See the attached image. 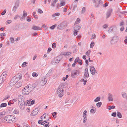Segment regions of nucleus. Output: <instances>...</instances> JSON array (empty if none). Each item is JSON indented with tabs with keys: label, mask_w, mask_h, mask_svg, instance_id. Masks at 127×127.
I'll list each match as a JSON object with an SVG mask.
<instances>
[{
	"label": "nucleus",
	"mask_w": 127,
	"mask_h": 127,
	"mask_svg": "<svg viewBox=\"0 0 127 127\" xmlns=\"http://www.w3.org/2000/svg\"><path fill=\"white\" fill-rule=\"evenodd\" d=\"M115 106H108V108L109 110H111L112 109L115 108Z\"/></svg>",
	"instance_id": "obj_38"
},
{
	"label": "nucleus",
	"mask_w": 127,
	"mask_h": 127,
	"mask_svg": "<svg viewBox=\"0 0 127 127\" xmlns=\"http://www.w3.org/2000/svg\"><path fill=\"white\" fill-rule=\"evenodd\" d=\"M41 119L43 121L46 122L49 120L50 118L48 115L44 114L41 116Z\"/></svg>",
	"instance_id": "obj_6"
},
{
	"label": "nucleus",
	"mask_w": 127,
	"mask_h": 127,
	"mask_svg": "<svg viewBox=\"0 0 127 127\" xmlns=\"http://www.w3.org/2000/svg\"><path fill=\"white\" fill-rule=\"evenodd\" d=\"M32 29L34 30H41L40 27L38 26H33Z\"/></svg>",
	"instance_id": "obj_20"
},
{
	"label": "nucleus",
	"mask_w": 127,
	"mask_h": 127,
	"mask_svg": "<svg viewBox=\"0 0 127 127\" xmlns=\"http://www.w3.org/2000/svg\"><path fill=\"white\" fill-rule=\"evenodd\" d=\"M59 57H57L55 58L54 59L51 61V64L52 65H54L59 63L60 61Z\"/></svg>",
	"instance_id": "obj_8"
},
{
	"label": "nucleus",
	"mask_w": 127,
	"mask_h": 127,
	"mask_svg": "<svg viewBox=\"0 0 127 127\" xmlns=\"http://www.w3.org/2000/svg\"><path fill=\"white\" fill-rule=\"evenodd\" d=\"M44 122L43 121L41 120H39L38 121V123L39 124L43 125H45V122L44 123Z\"/></svg>",
	"instance_id": "obj_31"
},
{
	"label": "nucleus",
	"mask_w": 127,
	"mask_h": 127,
	"mask_svg": "<svg viewBox=\"0 0 127 127\" xmlns=\"http://www.w3.org/2000/svg\"><path fill=\"white\" fill-rule=\"evenodd\" d=\"M7 73V72L6 71H5L0 76H2V77H4L5 79V77L6 76Z\"/></svg>",
	"instance_id": "obj_25"
},
{
	"label": "nucleus",
	"mask_w": 127,
	"mask_h": 127,
	"mask_svg": "<svg viewBox=\"0 0 127 127\" xmlns=\"http://www.w3.org/2000/svg\"><path fill=\"white\" fill-rule=\"evenodd\" d=\"M22 84V83L21 82H17L16 84V88H18L21 86Z\"/></svg>",
	"instance_id": "obj_24"
},
{
	"label": "nucleus",
	"mask_w": 127,
	"mask_h": 127,
	"mask_svg": "<svg viewBox=\"0 0 127 127\" xmlns=\"http://www.w3.org/2000/svg\"><path fill=\"white\" fill-rule=\"evenodd\" d=\"M53 71V70L52 69H50L48 72L47 73V75H50V74Z\"/></svg>",
	"instance_id": "obj_50"
},
{
	"label": "nucleus",
	"mask_w": 127,
	"mask_h": 127,
	"mask_svg": "<svg viewBox=\"0 0 127 127\" xmlns=\"http://www.w3.org/2000/svg\"><path fill=\"white\" fill-rule=\"evenodd\" d=\"M57 26V25L55 24L50 27L49 28L51 29H54Z\"/></svg>",
	"instance_id": "obj_46"
},
{
	"label": "nucleus",
	"mask_w": 127,
	"mask_h": 127,
	"mask_svg": "<svg viewBox=\"0 0 127 127\" xmlns=\"http://www.w3.org/2000/svg\"><path fill=\"white\" fill-rule=\"evenodd\" d=\"M12 21L11 20H8L6 22V24H8L11 23Z\"/></svg>",
	"instance_id": "obj_54"
},
{
	"label": "nucleus",
	"mask_w": 127,
	"mask_h": 127,
	"mask_svg": "<svg viewBox=\"0 0 127 127\" xmlns=\"http://www.w3.org/2000/svg\"><path fill=\"white\" fill-rule=\"evenodd\" d=\"M60 14L59 13H56L54 14H53L52 15V16L54 17L57 16H59Z\"/></svg>",
	"instance_id": "obj_35"
},
{
	"label": "nucleus",
	"mask_w": 127,
	"mask_h": 127,
	"mask_svg": "<svg viewBox=\"0 0 127 127\" xmlns=\"http://www.w3.org/2000/svg\"><path fill=\"white\" fill-rule=\"evenodd\" d=\"M19 105L21 110H23L24 108L25 103L24 101L18 102Z\"/></svg>",
	"instance_id": "obj_10"
},
{
	"label": "nucleus",
	"mask_w": 127,
	"mask_h": 127,
	"mask_svg": "<svg viewBox=\"0 0 127 127\" xmlns=\"http://www.w3.org/2000/svg\"><path fill=\"white\" fill-rule=\"evenodd\" d=\"M119 38L118 36H114L112 38V39L111 41V43L112 45H113L116 43L118 41Z\"/></svg>",
	"instance_id": "obj_7"
},
{
	"label": "nucleus",
	"mask_w": 127,
	"mask_h": 127,
	"mask_svg": "<svg viewBox=\"0 0 127 127\" xmlns=\"http://www.w3.org/2000/svg\"><path fill=\"white\" fill-rule=\"evenodd\" d=\"M47 80L45 77H42L41 80L40 82L41 85L43 86L47 83Z\"/></svg>",
	"instance_id": "obj_11"
},
{
	"label": "nucleus",
	"mask_w": 127,
	"mask_h": 127,
	"mask_svg": "<svg viewBox=\"0 0 127 127\" xmlns=\"http://www.w3.org/2000/svg\"><path fill=\"white\" fill-rule=\"evenodd\" d=\"M4 77H2V76H0V84L2 83L5 80Z\"/></svg>",
	"instance_id": "obj_29"
},
{
	"label": "nucleus",
	"mask_w": 127,
	"mask_h": 127,
	"mask_svg": "<svg viewBox=\"0 0 127 127\" xmlns=\"http://www.w3.org/2000/svg\"><path fill=\"white\" fill-rule=\"evenodd\" d=\"M100 97H97L94 100L95 102H97L99 101L100 100Z\"/></svg>",
	"instance_id": "obj_30"
},
{
	"label": "nucleus",
	"mask_w": 127,
	"mask_h": 127,
	"mask_svg": "<svg viewBox=\"0 0 127 127\" xmlns=\"http://www.w3.org/2000/svg\"><path fill=\"white\" fill-rule=\"evenodd\" d=\"M44 126L46 127H49V122H45V124Z\"/></svg>",
	"instance_id": "obj_49"
},
{
	"label": "nucleus",
	"mask_w": 127,
	"mask_h": 127,
	"mask_svg": "<svg viewBox=\"0 0 127 127\" xmlns=\"http://www.w3.org/2000/svg\"><path fill=\"white\" fill-rule=\"evenodd\" d=\"M28 63L26 62H24L22 64V66L23 67H25L27 66V64Z\"/></svg>",
	"instance_id": "obj_43"
},
{
	"label": "nucleus",
	"mask_w": 127,
	"mask_h": 127,
	"mask_svg": "<svg viewBox=\"0 0 127 127\" xmlns=\"http://www.w3.org/2000/svg\"><path fill=\"white\" fill-rule=\"evenodd\" d=\"M71 53L69 52H67L65 53L63 55L66 56V55H71Z\"/></svg>",
	"instance_id": "obj_40"
},
{
	"label": "nucleus",
	"mask_w": 127,
	"mask_h": 127,
	"mask_svg": "<svg viewBox=\"0 0 127 127\" xmlns=\"http://www.w3.org/2000/svg\"><path fill=\"white\" fill-rule=\"evenodd\" d=\"M30 93L29 92V90L27 88V87H26L24 88L23 89L22 91L23 94L24 95H27L29 94Z\"/></svg>",
	"instance_id": "obj_9"
},
{
	"label": "nucleus",
	"mask_w": 127,
	"mask_h": 127,
	"mask_svg": "<svg viewBox=\"0 0 127 127\" xmlns=\"http://www.w3.org/2000/svg\"><path fill=\"white\" fill-rule=\"evenodd\" d=\"M91 52V51L90 50H88L86 53V54L88 56H90V54Z\"/></svg>",
	"instance_id": "obj_47"
},
{
	"label": "nucleus",
	"mask_w": 127,
	"mask_h": 127,
	"mask_svg": "<svg viewBox=\"0 0 127 127\" xmlns=\"http://www.w3.org/2000/svg\"><path fill=\"white\" fill-rule=\"evenodd\" d=\"M10 41L11 43H13L14 42V38L12 37H11L10 38Z\"/></svg>",
	"instance_id": "obj_44"
},
{
	"label": "nucleus",
	"mask_w": 127,
	"mask_h": 127,
	"mask_svg": "<svg viewBox=\"0 0 127 127\" xmlns=\"http://www.w3.org/2000/svg\"><path fill=\"white\" fill-rule=\"evenodd\" d=\"M78 32V31H77L74 30V32L73 34L74 35H76L77 34V32Z\"/></svg>",
	"instance_id": "obj_55"
},
{
	"label": "nucleus",
	"mask_w": 127,
	"mask_h": 127,
	"mask_svg": "<svg viewBox=\"0 0 127 127\" xmlns=\"http://www.w3.org/2000/svg\"><path fill=\"white\" fill-rule=\"evenodd\" d=\"M19 0L17 1L16 2L15 5V6H16L18 7L19 5Z\"/></svg>",
	"instance_id": "obj_58"
},
{
	"label": "nucleus",
	"mask_w": 127,
	"mask_h": 127,
	"mask_svg": "<svg viewBox=\"0 0 127 127\" xmlns=\"http://www.w3.org/2000/svg\"><path fill=\"white\" fill-rule=\"evenodd\" d=\"M86 8L85 7H84L82 8V10L81 12V14H84L86 11Z\"/></svg>",
	"instance_id": "obj_39"
},
{
	"label": "nucleus",
	"mask_w": 127,
	"mask_h": 127,
	"mask_svg": "<svg viewBox=\"0 0 127 127\" xmlns=\"http://www.w3.org/2000/svg\"><path fill=\"white\" fill-rule=\"evenodd\" d=\"M26 20L28 22H30L31 21V18L29 17H27Z\"/></svg>",
	"instance_id": "obj_63"
},
{
	"label": "nucleus",
	"mask_w": 127,
	"mask_h": 127,
	"mask_svg": "<svg viewBox=\"0 0 127 127\" xmlns=\"http://www.w3.org/2000/svg\"><path fill=\"white\" fill-rule=\"evenodd\" d=\"M7 118V116H6L5 117V118H2L1 120V121L3 123H7V120H6Z\"/></svg>",
	"instance_id": "obj_26"
},
{
	"label": "nucleus",
	"mask_w": 127,
	"mask_h": 127,
	"mask_svg": "<svg viewBox=\"0 0 127 127\" xmlns=\"http://www.w3.org/2000/svg\"><path fill=\"white\" fill-rule=\"evenodd\" d=\"M122 95L123 98L127 99V94L125 92H122Z\"/></svg>",
	"instance_id": "obj_23"
},
{
	"label": "nucleus",
	"mask_w": 127,
	"mask_h": 127,
	"mask_svg": "<svg viewBox=\"0 0 127 127\" xmlns=\"http://www.w3.org/2000/svg\"><path fill=\"white\" fill-rule=\"evenodd\" d=\"M32 76L34 77H36L38 76V74L36 72H33L32 73Z\"/></svg>",
	"instance_id": "obj_45"
},
{
	"label": "nucleus",
	"mask_w": 127,
	"mask_h": 127,
	"mask_svg": "<svg viewBox=\"0 0 127 127\" xmlns=\"http://www.w3.org/2000/svg\"><path fill=\"white\" fill-rule=\"evenodd\" d=\"M95 44V43L94 42H91L90 44V47L91 48H92L94 46Z\"/></svg>",
	"instance_id": "obj_51"
},
{
	"label": "nucleus",
	"mask_w": 127,
	"mask_h": 127,
	"mask_svg": "<svg viewBox=\"0 0 127 127\" xmlns=\"http://www.w3.org/2000/svg\"><path fill=\"white\" fill-rule=\"evenodd\" d=\"M6 9H4L1 13V15H4L6 12Z\"/></svg>",
	"instance_id": "obj_61"
},
{
	"label": "nucleus",
	"mask_w": 127,
	"mask_h": 127,
	"mask_svg": "<svg viewBox=\"0 0 127 127\" xmlns=\"http://www.w3.org/2000/svg\"><path fill=\"white\" fill-rule=\"evenodd\" d=\"M65 25V23L62 22L58 25L57 28L60 30H62L64 28Z\"/></svg>",
	"instance_id": "obj_14"
},
{
	"label": "nucleus",
	"mask_w": 127,
	"mask_h": 127,
	"mask_svg": "<svg viewBox=\"0 0 127 127\" xmlns=\"http://www.w3.org/2000/svg\"><path fill=\"white\" fill-rule=\"evenodd\" d=\"M102 104V102H98L96 104V105L97 107H98V108H99L101 106Z\"/></svg>",
	"instance_id": "obj_36"
},
{
	"label": "nucleus",
	"mask_w": 127,
	"mask_h": 127,
	"mask_svg": "<svg viewBox=\"0 0 127 127\" xmlns=\"http://www.w3.org/2000/svg\"><path fill=\"white\" fill-rule=\"evenodd\" d=\"M80 71L79 70H73L71 72V77L73 78H75L80 74Z\"/></svg>",
	"instance_id": "obj_3"
},
{
	"label": "nucleus",
	"mask_w": 127,
	"mask_h": 127,
	"mask_svg": "<svg viewBox=\"0 0 127 127\" xmlns=\"http://www.w3.org/2000/svg\"><path fill=\"white\" fill-rule=\"evenodd\" d=\"M61 3L60 4V6H62L65 5V3L64 1L63 0H60Z\"/></svg>",
	"instance_id": "obj_27"
},
{
	"label": "nucleus",
	"mask_w": 127,
	"mask_h": 127,
	"mask_svg": "<svg viewBox=\"0 0 127 127\" xmlns=\"http://www.w3.org/2000/svg\"><path fill=\"white\" fill-rule=\"evenodd\" d=\"M90 112L92 113H95V111L94 109H92L90 110Z\"/></svg>",
	"instance_id": "obj_64"
},
{
	"label": "nucleus",
	"mask_w": 127,
	"mask_h": 127,
	"mask_svg": "<svg viewBox=\"0 0 127 127\" xmlns=\"http://www.w3.org/2000/svg\"><path fill=\"white\" fill-rule=\"evenodd\" d=\"M7 106V104L5 103H1L0 105V107L1 108L3 107H6Z\"/></svg>",
	"instance_id": "obj_33"
},
{
	"label": "nucleus",
	"mask_w": 127,
	"mask_h": 127,
	"mask_svg": "<svg viewBox=\"0 0 127 127\" xmlns=\"http://www.w3.org/2000/svg\"><path fill=\"white\" fill-rule=\"evenodd\" d=\"M112 11V9L111 8H110L108 9L106 14V18H108L110 16Z\"/></svg>",
	"instance_id": "obj_17"
},
{
	"label": "nucleus",
	"mask_w": 127,
	"mask_h": 127,
	"mask_svg": "<svg viewBox=\"0 0 127 127\" xmlns=\"http://www.w3.org/2000/svg\"><path fill=\"white\" fill-rule=\"evenodd\" d=\"M17 7H18L16 6H14L13 7V8L12 9V11L14 12H15L16 11Z\"/></svg>",
	"instance_id": "obj_53"
},
{
	"label": "nucleus",
	"mask_w": 127,
	"mask_h": 127,
	"mask_svg": "<svg viewBox=\"0 0 127 127\" xmlns=\"http://www.w3.org/2000/svg\"><path fill=\"white\" fill-rule=\"evenodd\" d=\"M81 28V27L80 26H78L77 25L74 28V29L75 30H76L77 31H78Z\"/></svg>",
	"instance_id": "obj_32"
},
{
	"label": "nucleus",
	"mask_w": 127,
	"mask_h": 127,
	"mask_svg": "<svg viewBox=\"0 0 127 127\" xmlns=\"http://www.w3.org/2000/svg\"><path fill=\"white\" fill-rule=\"evenodd\" d=\"M115 28L114 27H111L109 28L108 31V32L109 33H112L114 31V29Z\"/></svg>",
	"instance_id": "obj_22"
},
{
	"label": "nucleus",
	"mask_w": 127,
	"mask_h": 127,
	"mask_svg": "<svg viewBox=\"0 0 127 127\" xmlns=\"http://www.w3.org/2000/svg\"><path fill=\"white\" fill-rule=\"evenodd\" d=\"M18 100L19 102L24 101V97L22 95H19L18 97Z\"/></svg>",
	"instance_id": "obj_21"
},
{
	"label": "nucleus",
	"mask_w": 127,
	"mask_h": 127,
	"mask_svg": "<svg viewBox=\"0 0 127 127\" xmlns=\"http://www.w3.org/2000/svg\"><path fill=\"white\" fill-rule=\"evenodd\" d=\"M56 44L55 43H54L53 44L52 46V48H55L56 47Z\"/></svg>",
	"instance_id": "obj_59"
},
{
	"label": "nucleus",
	"mask_w": 127,
	"mask_h": 127,
	"mask_svg": "<svg viewBox=\"0 0 127 127\" xmlns=\"http://www.w3.org/2000/svg\"><path fill=\"white\" fill-rule=\"evenodd\" d=\"M38 110L36 108L33 110L32 113V115L33 116L35 115L38 113Z\"/></svg>",
	"instance_id": "obj_18"
},
{
	"label": "nucleus",
	"mask_w": 127,
	"mask_h": 127,
	"mask_svg": "<svg viewBox=\"0 0 127 127\" xmlns=\"http://www.w3.org/2000/svg\"><path fill=\"white\" fill-rule=\"evenodd\" d=\"M16 76L14 77L11 79L9 84L10 86H12L15 84L16 82L18 81V79H16Z\"/></svg>",
	"instance_id": "obj_5"
},
{
	"label": "nucleus",
	"mask_w": 127,
	"mask_h": 127,
	"mask_svg": "<svg viewBox=\"0 0 127 127\" xmlns=\"http://www.w3.org/2000/svg\"><path fill=\"white\" fill-rule=\"evenodd\" d=\"M64 84L62 83L60 84L57 89V93L60 97H62L63 95V92L64 90Z\"/></svg>",
	"instance_id": "obj_1"
},
{
	"label": "nucleus",
	"mask_w": 127,
	"mask_h": 127,
	"mask_svg": "<svg viewBox=\"0 0 127 127\" xmlns=\"http://www.w3.org/2000/svg\"><path fill=\"white\" fill-rule=\"evenodd\" d=\"M89 76V74L88 72V68H86L85 69V73L83 76L84 78L85 79H86L88 78Z\"/></svg>",
	"instance_id": "obj_12"
},
{
	"label": "nucleus",
	"mask_w": 127,
	"mask_h": 127,
	"mask_svg": "<svg viewBox=\"0 0 127 127\" xmlns=\"http://www.w3.org/2000/svg\"><path fill=\"white\" fill-rule=\"evenodd\" d=\"M111 115L112 116L116 117V113L115 112H113L111 114Z\"/></svg>",
	"instance_id": "obj_60"
},
{
	"label": "nucleus",
	"mask_w": 127,
	"mask_h": 127,
	"mask_svg": "<svg viewBox=\"0 0 127 127\" xmlns=\"http://www.w3.org/2000/svg\"><path fill=\"white\" fill-rule=\"evenodd\" d=\"M108 99L109 101H113V95L110 93L108 94Z\"/></svg>",
	"instance_id": "obj_16"
},
{
	"label": "nucleus",
	"mask_w": 127,
	"mask_h": 127,
	"mask_svg": "<svg viewBox=\"0 0 127 127\" xmlns=\"http://www.w3.org/2000/svg\"><path fill=\"white\" fill-rule=\"evenodd\" d=\"M28 89L29 92H30L34 88V86L32 84H29L26 87Z\"/></svg>",
	"instance_id": "obj_13"
},
{
	"label": "nucleus",
	"mask_w": 127,
	"mask_h": 127,
	"mask_svg": "<svg viewBox=\"0 0 127 127\" xmlns=\"http://www.w3.org/2000/svg\"><path fill=\"white\" fill-rule=\"evenodd\" d=\"M57 1V0H53L51 2V6L52 7H54Z\"/></svg>",
	"instance_id": "obj_19"
},
{
	"label": "nucleus",
	"mask_w": 127,
	"mask_h": 127,
	"mask_svg": "<svg viewBox=\"0 0 127 127\" xmlns=\"http://www.w3.org/2000/svg\"><path fill=\"white\" fill-rule=\"evenodd\" d=\"M117 116L118 117L120 118H121L122 117V115L121 113L119 112H117Z\"/></svg>",
	"instance_id": "obj_34"
},
{
	"label": "nucleus",
	"mask_w": 127,
	"mask_h": 127,
	"mask_svg": "<svg viewBox=\"0 0 127 127\" xmlns=\"http://www.w3.org/2000/svg\"><path fill=\"white\" fill-rule=\"evenodd\" d=\"M27 15V13L24 10L23 11V15L22 17H21L20 16H19L18 15H16L14 17V19L16 20L18 17L20 18V20L21 21H22L23 19H24L25 17H26Z\"/></svg>",
	"instance_id": "obj_4"
},
{
	"label": "nucleus",
	"mask_w": 127,
	"mask_h": 127,
	"mask_svg": "<svg viewBox=\"0 0 127 127\" xmlns=\"http://www.w3.org/2000/svg\"><path fill=\"white\" fill-rule=\"evenodd\" d=\"M98 2L99 3V5L102 6L103 5V3L102 1L99 0L98 1Z\"/></svg>",
	"instance_id": "obj_57"
},
{
	"label": "nucleus",
	"mask_w": 127,
	"mask_h": 127,
	"mask_svg": "<svg viewBox=\"0 0 127 127\" xmlns=\"http://www.w3.org/2000/svg\"><path fill=\"white\" fill-rule=\"evenodd\" d=\"M31 102V100H29L28 101V100L26 102H24L25 103V105H26L27 106H29L30 104V103Z\"/></svg>",
	"instance_id": "obj_28"
},
{
	"label": "nucleus",
	"mask_w": 127,
	"mask_h": 127,
	"mask_svg": "<svg viewBox=\"0 0 127 127\" xmlns=\"http://www.w3.org/2000/svg\"><path fill=\"white\" fill-rule=\"evenodd\" d=\"M37 12L40 13L42 14L43 13V11L40 9H38Z\"/></svg>",
	"instance_id": "obj_56"
},
{
	"label": "nucleus",
	"mask_w": 127,
	"mask_h": 127,
	"mask_svg": "<svg viewBox=\"0 0 127 127\" xmlns=\"http://www.w3.org/2000/svg\"><path fill=\"white\" fill-rule=\"evenodd\" d=\"M90 71L91 74L94 75L95 74V70L94 67L93 66H90Z\"/></svg>",
	"instance_id": "obj_15"
},
{
	"label": "nucleus",
	"mask_w": 127,
	"mask_h": 127,
	"mask_svg": "<svg viewBox=\"0 0 127 127\" xmlns=\"http://www.w3.org/2000/svg\"><path fill=\"white\" fill-rule=\"evenodd\" d=\"M83 123H85L86 122L87 119L86 117H83Z\"/></svg>",
	"instance_id": "obj_37"
},
{
	"label": "nucleus",
	"mask_w": 127,
	"mask_h": 127,
	"mask_svg": "<svg viewBox=\"0 0 127 127\" xmlns=\"http://www.w3.org/2000/svg\"><path fill=\"white\" fill-rule=\"evenodd\" d=\"M57 114V113L56 112H53L52 114V115L55 118L56 117H55V116L56 115V114Z\"/></svg>",
	"instance_id": "obj_62"
},
{
	"label": "nucleus",
	"mask_w": 127,
	"mask_h": 127,
	"mask_svg": "<svg viewBox=\"0 0 127 127\" xmlns=\"http://www.w3.org/2000/svg\"><path fill=\"white\" fill-rule=\"evenodd\" d=\"M87 111L86 110H85L83 112V117H86V113Z\"/></svg>",
	"instance_id": "obj_52"
},
{
	"label": "nucleus",
	"mask_w": 127,
	"mask_h": 127,
	"mask_svg": "<svg viewBox=\"0 0 127 127\" xmlns=\"http://www.w3.org/2000/svg\"><path fill=\"white\" fill-rule=\"evenodd\" d=\"M19 111L17 109H15L13 111V113H14L18 114H19Z\"/></svg>",
	"instance_id": "obj_48"
},
{
	"label": "nucleus",
	"mask_w": 127,
	"mask_h": 127,
	"mask_svg": "<svg viewBox=\"0 0 127 127\" xmlns=\"http://www.w3.org/2000/svg\"><path fill=\"white\" fill-rule=\"evenodd\" d=\"M16 76V79H17V78H18V80H19V79H21L22 78V76L21 75H16L15 76Z\"/></svg>",
	"instance_id": "obj_42"
},
{
	"label": "nucleus",
	"mask_w": 127,
	"mask_h": 127,
	"mask_svg": "<svg viewBox=\"0 0 127 127\" xmlns=\"http://www.w3.org/2000/svg\"><path fill=\"white\" fill-rule=\"evenodd\" d=\"M80 19L79 18H77L76 21L75 22V24H77L79 23H80Z\"/></svg>",
	"instance_id": "obj_41"
},
{
	"label": "nucleus",
	"mask_w": 127,
	"mask_h": 127,
	"mask_svg": "<svg viewBox=\"0 0 127 127\" xmlns=\"http://www.w3.org/2000/svg\"><path fill=\"white\" fill-rule=\"evenodd\" d=\"M7 123H13L16 122V118L13 116H7Z\"/></svg>",
	"instance_id": "obj_2"
}]
</instances>
